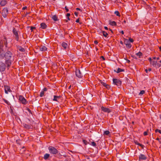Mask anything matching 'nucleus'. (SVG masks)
I'll list each match as a JSON object with an SVG mask.
<instances>
[{"label":"nucleus","instance_id":"61","mask_svg":"<svg viewBox=\"0 0 161 161\" xmlns=\"http://www.w3.org/2000/svg\"><path fill=\"white\" fill-rule=\"evenodd\" d=\"M10 109H11V112H13V109H12L11 107L10 106Z\"/></svg>","mask_w":161,"mask_h":161},{"label":"nucleus","instance_id":"32","mask_svg":"<svg viewBox=\"0 0 161 161\" xmlns=\"http://www.w3.org/2000/svg\"><path fill=\"white\" fill-rule=\"evenodd\" d=\"M124 42L125 44L126 45V44H128V43L130 42L127 39H125L124 41Z\"/></svg>","mask_w":161,"mask_h":161},{"label":"nucleus","instance_id":"33","mask_svg":"<svg viewBox=\"0 0 161 161\" xmlns=\"http://www.w3.org/2000/svg\"><path fill=\"white\" fill-rule=\"evenodd\" d=\"M110 132L109 130H106L104 131V135L108 136Z\"/></svg>","mask_w":161,"mask_h":161},{"label":"nucleus","instance_id":"38","mask_svg":"<svg viewBox=\"0 0 161 161\" xmlns=\"http://www.w3.org/2000/svg\"><path fill=\"white\" fill-rule=\"evenodd\" d=\"M44 91H42L41 93H40V97H42L44 95Z\"/></svg>","mask_w":161,"mask_h":161},{"label":"nucleus","instance_id":"26","mask_svg":"<svg viewBox=\"0 0 161 161\" xmlns=\"http://www.w3.org/2000/svg\"><path fill=\"white\" fill-rule=\"evenodd\" d=\"M50 157V154L48 153H46L44 156V159L45 160H47Z\"/></svg>","mask_w":161,"mask_h":161},{"label":"nucleus","instance_id":"63","mask_svg":"<svg viewBox=\"0 0 161 161\" xmlns=\"http://www.w3.org/2000/svg\"><path fill=\"white\" fill-rule=\"evenodd\" d=\"M127 62L128 63H130V61L129 60H127Z\"/></svg>","mask_w":161,"mask_h":161},{"label":"nucleus","instance_id":"3","mask_svg":"<svg viewBox=\"0 0 161 161\" xmlns=\"http://www.w3.org/2000/svg\"><path fill=\"white\" fill-rule=\"evenodd\" d=\"M48 150L49 153L53 155H56L58 153V151L54 147L52 146H50L48 147Z\"/></svg>","mask_w":161,"mask_h":161},{"label":"nucleus","instance_id":"64","mask_svg":"<svg viewBox=\"0 0 161 161\" xmlns=\"http://www.w3.org/2000/svg\"><path fill=\"white\" fill-rule=\"evenodd\" d=\"M159 118L161 120V114L159 115Z\"/></svg>","mask_w":161,"mask_h":161},{"label":"nucleus","instance_id":"54","mask_svg":"<svg viewBox=\"0 0 161 161\" xmlns=\"http://www.w3.org/2000/svg\"><path fill=\"white\" fill-rule=\"evenodd\" d=\"M62 155V156H63L64 157H67V155H66L65 154H63Z\"/></svg>","mask_w":161,"mask_h":161},{"label":"nucleus","instance_id":"39","mask_svg":"<svg viewBox=\"0 0 161 161\" xmlns=\"http://www.w3.org/2000/svg\"><path fill=\"white\" fill-rule=\"evenodd\" d=\"M145 93V91L144 90L141 91L140 93H139V95H142L144 94Z\"/></svg>","mask_w":161,"mask_h":161},{"label":"nucleus","instance_id":"45","mask_svg":"<svg viewBox=\"0 0 161 161\" xmlns=\"http://www.w3.org/2000/svg\"><path fill=\"white\" fill-rule=\"evenodd\" d=\"M65 9L66 10V12H68L69 11V9H68V8H67V6H66L65 7Z\"/></svg>","mask_w":161,"mask_h":161},{"label":"nucleus","instance_id":"37","mask_svg":"<svg viewBox=\"0 0 161 161\" xmlns=\"http://www.w3.org/2000/svg\"><path fill=\"white\" fill-rule=\"evenodd\" d=\"M26 110H27L31 114H32V113L31 110L28 108H26L25 109Z\"/></svg>","mask_w":161,"mask_h":161},{"label":"nucleus","instance_id":"28","mask_svg":"<svg viewBox=\"0 0 161 161\" xmlns=\"http://www.w3.org/2000/svg\"><path fill=\"white\" fill-rule=\"evenodd\" d=\"M2 100L4 101V102L6 103L8 105H11L10 103L7 100H6L4 98L2 99Z\"/></svg>","mask_w":161,"mask_h":161},{"label":"nucleus","instance_id":"49","mask_svg":"<svg viewBox=\"0 0 161 161\" xmlns=\"http://www.w3.org/2000/svg\"><path fill=\"white\" fill-rule=\"evenodd\" d=\"M27 8V7L26 6H25V7H24L22 8V9L23 10H25Z\"/></svg>","mask_w":161,"mask_h":161},{"label":"nucleus","instance_id":"8","mask_svg":"<svg viewBox=\"0 0 161 161\" xmlns=\"http://www.w3.org/2000/svg\"><path fill=\"white\" fill-rule=\"evenodd\" d=\"M6 67V65L4 63L2 62H0V71H4Z\"/></svg>","mask_w":161,"mask_h":161},{"label":"nucleus","instance_id":"50","mask_svg":"<svg viewBox=\"0 0 161 161\" xmlns=\"http://www.w3.org/2000/svg\"><path fill=\"white\" fill-rule=\"evenodd\" d=\"M78 13L77 12H75L74 13V14L76 16H77L78 15Z\"/></svg>","mask_w":161,"mask_h":161},{"label":"nucleus","instance_id":"10","mask_svg":"<svg viewBox=\"0 0 161 161\" xmlns=\"http://www.w3.org/2000/svg\"><path fill=\"white\" fill-rule=\"evenodd\" d=\"M101 109L102 111L105 112L110 113L111 112V111L108 108L104 107L103 106H102L101 107Z\"/></svg>","mask_w":161,"mask_h":161},{"label":"nucleus","instance_id":"62","mask_svg":"<svg viewBox=\"0 0 161 161\" xmlns=\"http://www.w3.org/2000/svg\"><path fill=\"white\" fill-rule=\"evenodd\" d=\"M149 71H151L152 70V69L151 68H149L148 69H147Z\"/></svg>","mask_w":161,"mask_h":161},{"label":"nucleus","instance_id":"36","mask_svg":"<svg viewBox=\"0 0 161 161\" xmlns=\"http://www.w3.org/2000/svg\"><path fill=\"white\" fill-rule=\"evenodd\" d=\"M91 145L94 146V147H96V146H97V145H96V143L94 142H91Z\"/></svg>","mask_w":161,"mask_h":161},{"label":"nucleus","instance_id":"7","mask_svg":"<svg viewBox=\"0 0 161 161\" xmlns=\"http://www.w3.org/2000/svg\"><path fill=\"white\" fill-rule=\"evenodd\" d=\"M18 31L16 30L15 28H14L13 30V33L14 36V37L15 39L17 41H18L19 40V36L18 35Z\"/></svg>","mask_w":161,"mask_h":161},{"label":"nucleus","instance_id":"51","mask_svg":"<svg viewBox=\"0 0 161 161\" xmlns=\"http://www.w3.org/2000/svg\"><path fill=\"white\" fill-rule=\"evenodd\" d=\"M43 91H44H44H47V88L46 87H45V88H44L43 89Z\"/></svg>","mask_w":161,"mask_h":161},{"label":"nucleus","instance_id":"4","mask_svg":"<svg viewBox=\"0 0 161 161\" xmlns=\"http://www.w3.org/2000/svg\"><path fill=\"white\" fill-rule=\"evenodd\" d=\"M18 99L20 101V103L23 104H26L28 103V102L26 101V99L23 96L19 95L18 97Z\"/></svg>","mask_w":161,"mask_h":161},{"label":"nucleus","instance_id":"11","mask_svg":"<svg viewBox=\"0 0 161 161\" xmlns=\"http://www.w3.org/2000/svg\"><path fill=\"white\" fill-rule=\"evenodd\" d=\"M147 158V157L144 154H140L139 156V160H146Z\"/></svg>","mask_w":161,"mask_h":161},{"label":"nucleus","instance_id":"13","mask_svg":"<svg viewBox=\"0 0 161 161\" xmlns=\"http://www.w3.org/2000/svg\"><path fill=\"white\" fill-rule=\"evenodd\" d=\"M100 82L107 89H108L110 88V86L109 85L103 82L102 80H100Z\"/></svg>","mask_w":161,"mask_h":161},{"label":"nucleus","instance_id":"31","mask_svg":"<svg viewBox=\"0 0 161 161\" xmlns=\"http://www.w3.org/2000/svg\"><path fill=\"white\" fill-rule=\"evenodd\" d=\"M136 55L138 56L139 58H141V57L142 55V53L140 52H139L138 53H136Z\"/></svg>","mask_w":161,"mask_h":161},{"label":"nucleus","instance_id":"24","mask_svg":"<svg viewBox=\"0 0 161 161\" xmlns=\"http://www.w3.org/2000/svg\"><path fill=\"white\" fill-rule=\"evenodd\" d=\"M134 142L137 145L139 146H140V147H141L142 148H143V147H144V145L142 144H140L139 142H138L137 141H134Z\"/></svg>","mask_w":161,"mask_h":161},{"label":"nucleus","instance_id":"16","mask_svg":"<svg viewBox=\"0 0 161 161\" xmlns=\"http://www.w3.org/2000/svg\"><path fill=\"white\" fill-rule=\"evenodd\" d=\"M61 97L60 96H54V98L53 100L54 101L58 102V100L60 99Z\"/></svg>","mask_w":161,"mask_h":161},{"label":"nucleus","instance_id":"57","mask_svg":"<svg viewBox=\"0 0 161 161\" xmlns=\"http://www.w3.org/2000/svg\"><path fill=\"white\" fill-rule=\"evenodd\" d=\"M104 28L106 30H108V28L107 26H105L104 27Z\"/></svg>","mask_w":161,"mask_h":161},{"label":"nucleus","instance_id":"12","mask_svg":"<svg viewBox=\"0 0 161 161\" xmlns=\"http://www.w3.org/2000/svg\"><path fill=\"white\" fill-rule=\"evenodd\" d=\"M5 53L3 48H0V58L3 59L4 58Z\"/></svg>","mask_w":161,"mask_h":161},{"label":"nucleus","instance_id":"22","mask_svg":"<svg viewBox=\"0 0 161 161\" xmlns=\"http://www.w3.org/2000/svg\"><path fill=\"white\" fill-rule=\"evenodd\" d=\"M7 3V1L6 0H2L0 2V5L3 6H5Z\"/></svg>","mask_w":161,"mask_h":161},{"label":"nucleus","instance_id":"35","mask_svg":"<svg viewBox=\"0 0 161 161\" xmlns=\"http://www.w3.org/2000/svg\"><path fill=\"white\" fill-rule=\"evenodd\" d=\"M114 14H115L117 16H118L120 17V14L119 13L118 11H115L114 13Z\"/></svg>","mask_w":161,"mask_h":161},{"label":"nucleus","instance_id":"21","mask_svg":"<svg viewBox=\"0 0 161 161\" xmlns=\"http://www.w3.org/2000/svg\"><path fill=\"white\" fill-rule=\"evenodd\" d=\"M17 49L20 51L22 52H25V50L24 48L22 47L21 46H17Z\"/></svg>","mask_w":161,"mask_h":161},{"label":"nucleus","instance_id":"59","mask_svg":"<svg viewBox=\"0 0 161 161\" xmlns=\"http://www.w3.org/2000/svg\"><path fill=\"white\" fill-rule=\"evenodd\" d=\"M133 58H135L136 59H137V58L136 57V56H132Z\"/></svg>","mask_w":161,"mask_h":161},{"label":"nucleus","instance_id":"34","mask_svg":"<svg viewBox=\"0 0 161 161\" xmlns=\"http://www.w3.org/2000/svg\"><path fill=\"white\" fill-rule=\"evenodd\" d=\"M126 47L128 48H130L131 47V45L130 43V42L129 43H128V44H126Z\"/></svg>","mask_w":161,"mask_h":161},{"label":"nucleus","instance_id":"29","mask_svg":"<svg viewBox=\"0 0 161 161\" xmlns=\"http://www.w3.org/2000/svg\"><path fill=\"white\" fill-rule=\"evenodd\" d=\"M52 18L54 21H57L58 20V17L56 15L53 16Z\"/></svg>","mask_w":161,"mask_h":161},{"label":"nucleus","instance_id":"42","mask_svg":"<svg viewBox=\"0 0 161 161\" xmlns=\"http://www.w3.org/2000/svg\"><path fill=\"white\" fill-rule=\"evenodd\" d=\"M31 31L32 32L33 31V29H36V27L34 26H31Z\"/></svg>","mask_w":161,"mask_h":161},{"label":"nucleus","instance_id":"47","mask_svg":"<svg viewBox=\"0 0 161 161\" xmlns=\"http://www.w3.org/2000/svg\"><path fill=\"white\" fill-rule=\"evenodd\" d=\"M76 9L77 10H79L81 12L82 11V10L80 8H76Z\"/></svg>","mask_w":161,"mask_h":161},{"label":"nucleus","instance_id":"14","mask_svg":"<svg viewBox=\"0 0 161 161\" xmlns=\"http://www.w3.org/2000/svg\"><path fill=\"white\" fill-rule=\"evenodd\" d=\"M4 90L6 94H8V92H11L10 87L8 86H4Z\"/></svg>","mask_w":161,"mask_h":161},{"label":"nucleus","instance_id":"41","mask_svg":"<svg viewBox=\"0 0 161 161\" xmlns=\"http://www.w3.org/2000/svg\"><path fill=\"white\" fill-rule=\"evenodd\" d=\"M76 22L77 23H79L80 25H81L82 23V22H80L79 21V18L76 21Z\"/></svg>","mask_w":161,"mask_h":161},{"label":"nucleus","instance_id":"1","mask_svg":"<svg viewBox=\"0 0 161 161\" xmlns=\"http://www.w3.org/2000/svg\"><path fill=\"white\" fill-rule=\"evenodd\" d=\"M4 58H5V63L7 65V67L8 69L10 67L12 63L14 61L12 57L13 54L9 50L7 51L5 53Z\"/></svg>","mask_w":161,"mask_h":161},{"label":"nucleus","instance_id":"27","mask_svg":"<svg viewBox=\"0 0 161 161\" xmlns=\"http://www.w3.org/2000/svg\"><path fill=\"white\" fill-rule=\"evenodd\" d=\"M56 155V157L57 158H59V159H61L62 158V154H61L60 153H57Z\"/></svg>","mask_w":161,"mask_h":161},{"label":"nucleus","instance_id":"53","mask_svg":"<svg viewBox=\"0 0 161 161\" xmlns=\"http://www.w3.org/2000/svg\"><path fill=\"white\" fill-rule=\"evenodd\" d=\"M101 57L103 59V60H105V58L103 56H101Z\"/></svg>","mask_w":161,"mask_h":161},{"label":"nucleus","instance_id":"20","mask_svg":"<svg viewBox=\"0 0 161 161\" xmlns=\"http://www.w3.org/2000/svg\"><path fill=\"white\" fill-rule=\"evenodd\" d=\"M24 127L27 129H30L31 127V125H30L27 124H23Z\"/></svg>","mask_w":161,"mask_h":161},{"label":"nucleus","instance_id":"23","mask_svg":"<svg viewBox=\"0 0 161 161\" xmlns=\"http://www.w3.org/2000/svg\"><path fill=\"white\" fill-rule=\"evenodd\" d=\"M109 24L110 25L113 26H116V23L114 21H111L110 20H109Z\"/></svg>","mask_w":161,"mask_h":161},{"label":"nucleus","instance_id":"58","mask_svg":"<svg viewBox=\"0 0 161 161\" xmlns=\"http://www.w3.org/2000/svg\"><path fill=\"white\" fill-rule=\"evenodd\" d=\"M156 140H158L159 142V141H161V140H160V139L158 137L156 139Z\"/></svg>","mask_w":161,"mask_h":161},{"label":"nucleus","instance_id":"18","mask_svg":"<svg viewBox=\"0 0 161 161\" xmlns=\"http://www.w3.org/2000/svg\"><path fill=\"white\" fill-rule=\"evenodd\" d=\"M114 71L116 72L117 73H119L121 72H124L125 70L123 69H121L120 68H118L117 69V70L116 71V70H114Z\"/></svg>","mask_w":161,"mask_h":161},{"label":"nucleus","instance_id":"9","mask_svg":"<svg viewBox=\"0 0 161 161\" xmlns=\"http://www.w3.org/2000/svg\"><path fill=\"white\" fill-rule=\"evenodd\" d=\"M75 74L79 78H81L82 77V75L79 69H76L75 70Z\"/></svg>","mask_w":161,"mask_h":161},{"label":"nucleus","instance_id":"6","mask_svg":"<svg viewBox=\"0 0 161 161\" xmlns=\"http://www.w3.org/2000/svg\"><path fill=\"white\" fill-rule=\"evenodd\" d=\"M1 13L3 17L6 18L8 14V10L7 8H4L2 10Z\"/></svg>","mask_w":161,"mask_h":161},{"label":"nucleus","instance_id":"55","mask_svg":"<svg viewBox=\"0 0 161 161\" xmlns=\"http://www.w3.org/2000/svg\"><path fill=\"white\" fill-rule=\"evenodd\" d=\"M148 60L150 62H152V58H149L148 59Z\"/></svg>","mask_w":161,"mask_h":161},{"label":"nucleus","instance_id":"25","mask_svg":"<svg viewBox=\"0 0 161 161\" xmlns=\"http://www.w3.org/2000/svg\"><path fill=\"white\" fill-rule=\"evenodd\" d=\"M62 46L64 49H66L68 45L67 43L64 42L62 44Z\"/></svg>","mask_w":161,"mask_h":161},{"label":"nucleus","instance_id":"30","mask_svg":"<svg viewBox=\"0 0 161 161\" xmlns=\"http://www.w3.org/2000/svg\"><path fill=\"white\" fill-rule=\"evenodd\" d=\"M102 33H103V35L104 36L106 37H107V36L108 35V33L104 31H103Z\"/></svg>","mask_w":161,"mask_h":161},{"label":"nucleus","instance_id":"2","mask_svg":"<svg viewBox=\"0 0 161 161\" xmlns=\"http://www.w3.org/2000/svg\"><path fill=\"white\" fill-rule=\"evenodd\" d=\"M113 84L117 86L119 88H120L122 82L119 79L113 78Z\"/></svg>","mask_w":161,"mask_h":161},{"label":"nucleus","instance_id":"44","mask_svg":"<svg viewBox=\"0 0 161 161\" xmlns=\"http://www.w3.org/2000/svg\"><path fill=\"white\" fill-rule=\"evenodd\" d=\"M16 142L17 144L20 145V140H16Z\"/></svg>","mask_w":161,"mask_h":161},{"label":"nucleus","instance_id":"56","mask_svg":"<svg viewBox=\"0 0 161 161\" xmlns=\"http://www.w3.org/2000/svg\"><path fill=\"white\" fill-rule=\"evenodd\" d=\"M120 33H121L123 35L124 34V32L123 31H121Z\"/></svg>","mask_w":161,"mask_h":161},{"label":"nucleus","instance_id":"46","mask_svg":"<svg viewBox=\"0 0 161 161\" xmlns=\"http://www.w3.org/2000/svg\"><path fill=\"white\" fill-rule=\"evenodd\" d=\"M143 135L144 136H146L147 135V131H145L143 133Z\"/></svg>","mask_w":161,"mask_h":161},{"label":"nucleus","instance_id":"43","mask_svg":"<svg viewBox=\"0 0 161 161\" xmlns=\"http://www.w3.org/2000/svg\"><path fill=\"white\" fill-rule=\"evenodd\" d=\"M128 41H129L130 42H134V40L131 38H129Z\"/></svg>","mask_w":161,"mask_h":161},{"label":"nucleus","instance_id":"19","mask_svg":"<svg viewBox=\"0 0 161 161\" xmlns=\"http://www.w3.org/2000/svg\"><path fill=\"white\" fill-rule=\"evenodd\" d=\"M41 28L42 29H45L46 28L47 25L44 23H42L41 24Z\"/></svg>","mask_w":161,"mask_h":161},{"label":"nucleus","instance_id":"52","mask_svg":"<svg viewBox=\"0 0 161 161\" xmlns=\"http://www.w3.org/2000/svg\"><path fill=\"white\" fill-rule=\"evenodd\" d=\"M70 14L69 13H67L66 14V16L67 17H69V16H70Z\"/></svg>","mask_w":161,"mask_h":161},{"label":"nucleus","instance_id":"60","mask_svg":"<svg viewBox=\"0 0 161 161\" xmlns=\"http://www.w3.org/2000/svg\"><path fill=\"white\" fill-rule=\"evenodd\" d=\"M120 43L122 45H123V42L121 41L120 42Z\"/></svg>","mask_w":161,"mask_h":161},{"label":"nucleus","instance_id":"17","mask_svg":"<svg viewBox=\"0 0 161 161\" xmlns=\"http://www.w3.org/2000/svg\"><path fill=\"white\" fill-rule=\"evenodd\" d=\"M40 50L41 51H45L47 50V47L44 46H41L39 47Z\"/></svg>","mask_w":161,"mask_h":161},{"label":"nucleus","instance_id":"48","mask_svg":"<svg viewBox=\"0 0 161 161\" xmlns=\"http://www.w3.org/2000/svg\"><path fill=\"white\" fill-rule=\"evenodd\" d=\"M94 43L95 44L97 45L98 43V42H97V41L95 40L94 41Z\"/></svg>","mask_w":161,"mask_h":161},{"label":"nucleus","instance_id":"15","mask_svg":"<svg viewBox=\"0 0 161 161\" xmlns=\"http://www.w3.org/2000/svg\"><path fill=\"white\" fill-rule=\"evenodd\" d=\"M153 66L155 67H159L161 66V65L160 64L157 63V62L156 61H154L153 62Z\"/></svg>","mask_w":161,"mask_h":161},{"label":"nucleus","instance_id":"40","mask_svg":"<svg viewBox=\"0 0 161 161\" xmlns=\"http://www.w3.org/2000/svg\"><path fill=\"white\" fill-rule=\"evenodd\" d=\"M155 132L156 133L158 132L159 133L161 134V130H158V129H156L155 130Z\"/></svg>","mask_w":161,"mask_h":161},{"label":"nucleus","instance_id":"5","mask_svg":"<svg viewBox=\"0 0 161 161\" xmlns=\"http://www.w3.org/2000/svg\"><path fill=\"white\" fill-rule=\"evenodd\" d=\"M8 44L7 41V38L6 37H4L3 40L1 41V42H0V48H2L3 47L4 45H5V46L7 47Z\"/></svg>","mask_w":161,"mask_h":161}]
</instances>
